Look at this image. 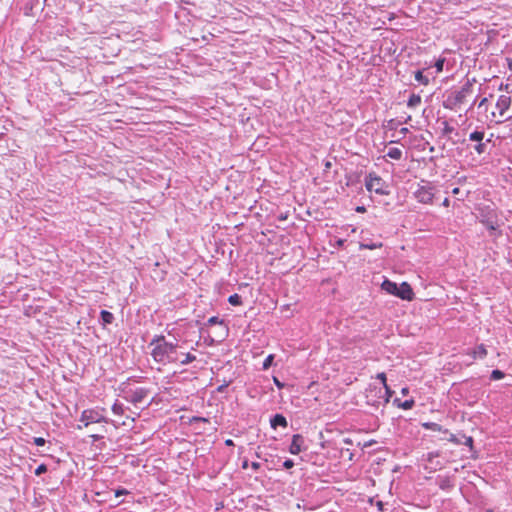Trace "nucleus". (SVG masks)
<instances>
[{
	"label": "nucleus",
	"instance_id": "obj_17",
	"mask_svg": "<svg viewBox=\"0 0 512 512\" xmlns=\"http://www.w3.org/2000/svg\"><path fill=\"white\" fill-rule=\"evenodd\" d=\"M421 103V97L417 94H412L407 102V106L415 108Z\"/></svg>",
	"mask_w": 512,
	"mask_h": 512
},
{
	"label": "nucleus",
	"instance_id": "obj_40",
	"mask_svg": "<svg viewBox=\"0 0 512 512\" xmlns=\"http://www.w3.org/2000/svg\"><path fill=\"white\" fill-rule=\"evenodd\" d=\"M250 466H251V468H252L253 470H258V469L260 468V463H258V462H252V463L250 464Z\"/></svg>",
	"mask_w": 512,
	"mask_h": 512
},
{
	"label": "nucleus",
	"instance_id": "obj_38",
	"mask_svg": "<svg viewBox=\"0 0 512 512\" xmlns=\"http://www.w3.org/2000/svg\"><path fill=\"white\" fill-rule=\"evenodd\" d=\"M273 382L279 389H282L284 387V383L280 382V380L277 377H273Z\"/></svg>",
	"mask_w": 512,
	"mask_h": 512
},
{
	"label": "nucleus",
	"instance_id": "obj_15",
	"mask_svg": "<svg viewBox=\"0 0 512 512\" xmlns=\"http://www.w3.org/2000/svg\"><path fill=\"white\" fill-rule=\"evenodd\" d=\"M394 403L401 409L409 410L413 408L415 401L413 399H409L401 402L399 399H395Z\"/></svg>",
	"mask_w": 512,
	"mask_h": 512
},
{
	"label": "nucleus",
	"instance_id": "obj_43",
	"mask_svg": "<svg viewBox=\"0 0 512 512\" xmlns=\"http://www.w3.org/2000/svg\"><path fill=\"white\" fill-rule=\"evenodd\" d=\"M452 193H453L454 195H457V194H459V193H460V189H459L458 187H456V188H454V189L452 190Z\"/></svg>",
	"mask_w": 512,
	"mask_h": 512
},
{
	"label": "nucleus",
	"instance_id": "obj_41",
	"mask_svg": "<svg viewBox=\"0 0 512 512\" xmlns=\"http://www.w3.org/2000/svg\"><path fill=\"white\" fill-rule=\"evenodd\" d=\"M91 437L93 438L94 441H98V440L102 439L103 436H101V435H92Z\"/></svg>",
	"mask_w": 512,
	"mask_h": 512
},
{
	"label": "nucleus",
	"instance_id": "obj_32",
	"mask_svg": "<svg viewBox=\"0 0 512 512\" xmlns=\"http://www.w3.org/2000/svg\"><path fill=\"white\" fill-rule=\"evenodd\" d=\"M384 388H385V393H386L384 402L388 403L390 397L392 396L393 391L390 389V387L387 384H386V386H384Z\"/></svg>",
	"mask_w": 512,
	"mask_h": 512
},
{
	"label": "nucleus",
	"instance_id": "obj_24",
	"mask_svg": "<svg viewBox=\"0 0 512 512\" xmlns=\"http://www.w3.org/2000/svg\"><path fill=\"white\" fill-rule=\"evenodd\" d=\"M505 374L501 370L495 369L491 372L490 378L491 380H500L504 378Z\"/></svg>",
	"mask_w": 512,
	"mask_h": 512
},
{
	"label": "nucleus",
	"instance_id": "obj_10",
	"mask_svg": "<svg viewBox=\"0 0 512 512\" xmlns=\"http://www.w3.org/2000/svg\"><path fill=\"white\" fill-rule=\"evenodd\" d=\"M397 297L401 298L402 300L411 301L414 298V292L411 288V286L407 282H402L399 285Z\"/></svg>",
	"mask_w": 512,
	"mask_h": 512
},
{
	"label": "nucleus",
	"instance_id": "obj_21",
	"mask_svg": "<svg viewBox=\"0 0 512 512\" xmlns=\"http://www.w3.org/2000/svg\"><path fill=\"white\" fill-rule=\"evenodd\" d=\"M228 302L233 306H238L242 304L241 296L238 294L230 295L228 298Z\"/></svg>",
	"mask_w": 512,
	"mask_h": 512
},
{
	"label": "nucleus",
	"instance_id": "obj_36",
	"mask_svg": "<svg viewBox=\"0 0 512 512\" xmlns=\"http://www.w3.org/2000/svg\"><path fill=\"white\" fill-rule=\"evenodd\" d=\"M293 466H294V462H293V460H291V459H287V460H285V461H284V463H283V467H284L285 469H290V468H292Z\"/></svg>",
	"mask_w": 512,
	"mask_h": 512
},
{
	"label": "nucleus",
	"instance_id": "obj_25",
	"mask_svg": "<svg viewBox=\"0 0 512 512\" xmlns=\"http://www.w3.org/2000/svg\"><path fill=\"white\" fill-rule=\"evenodd\" d=\"M195 360H196V356L195 355H193L191 353H187V354H185V358L183 360H181L180 363L182 365H187V364H189V363H191V362H193Z\"/></svg>",
	"mask_w": 512,
	"mask_h": 512
},
{
	"label": "nucleus",
	"instance_id": "obj_1",
	"mask_svg": "<svg viewBox=\"0 0 512 512\" xmlns=\"http://www.w3.org/2000/svg\"><path fill=\"white\" fill-rule=\"evenodd\" d=\"M149 345L153 346L151 355L156 362L167 364L178 361V345L167 342L164 336H156Z\"/></svg>",
	"mask_w": 512,
	"mask_h": 512
},
{
	"label": "nucleus",
	"instance_id": "obj_6",
	"mask_svg": "<svg viewBox=\"0 0 512 512\" xmlns=\"http://www.w3.org/2000/svg\"><path fill=\"white\" fill-rule=\"evenodd\" d=\"M150 393L149 389L144 387L136 388L135 390H130L127 392V395L125 398L133 403L134 405L140 404L144 401V399L148 396Z\"/></svg>",
	"mask_w": 512,
	"mask_h": 512
},
{
	"label": "nucleus",
	"instance_id": "obj_44",
	"mask_svg": "<svg viewBox=\"0 0 512 512\" xmlns=\"http://www.w3.org/2000/svg\"><path fill=\"white\" fill-rule=\"evenodd\" d=\"M408 392H409V389H408L407 387L402 388V390H401V393H402L403 395L408 394Z\"/></svg>",
	"mask_w": 512,
	"mask_h": 512
},
{
	"label": "nucleus",
	"instance_id": "obj_4",
	"mask_svg": "<svg viewBox=\"0 0 512 512\" xmlns=\"http://www.w3.org/2000/svg\"><path fill=\"white\" fill-rule=\"evenodd\" d=\"M469 141L474 142L473 149L478 155L487 153L488 145L491 138L485 139V132L483 130H475L469 134Z\"/></svg>",
	"mask_w": 512,
	"mask_h": 512
},
{
	"label": "nucleus",
	"instance_id": "obj_26",
	"mask_svg": "<svg viewBox=\"0 0 512 512\" xmlns=\"http://www.w3.org/2000/svg\"><path fill=\"white\" fill-rule=\"evenodd\" d=\"M274 360V355L270 354L266 357V359L263 362V370H267L271 367Z\"/></svg>",
	"mask_w": 512,
	"mask_h": 512
},
{
	"label": "nucleus",
	"instance_id": "obj_53",
	"mask_svg": "<svg viewBox=\"0 0 512 512\" xmlns=\"http://www.w3.org/2000/svg\"><path fill=\"white\" fill-rule=\"evenodd\" d=\"M492 117L495 118L496 117V113L495 112H492Z\"/></svg>",
	"mask_w": 512,
	"mask_h": 512
},
{
	"label": "nucleus",
	"instance_id": "obj_16",
	"mask_svg": "<svg viewBox=\"0 0 512 512\" xmlns=\"http://www.w3.org/2000/svg\"><path fill=\"white\" fill-rule=\"evenodd\" d=\"M387 156L394 160H400L402 158V151L399 148H390L387 152Z\"/></svg>",
	"mask_w": 512,
	"mask_h": 512
},
{
	"label": "nucleus",
	"instance_id": "obj_5",
	"mask_svg": "<svg viewBox=\"0 0 512 512\" xmlns=\"http://www.w3.org/2000/svg\"><path fill=\"white\" fill-rule=\"evenodd\" d=\"M366 189L370 192L374 191L379 195H387L388 191L385 190V182L383 179L375 174H369L365 181Z\"/></svg>",
	"mask_w": 512,
	"mask_h": 512
},
{
	"label": "nucleus",
	"instance_id": "obj_14",
	"mask_svg": "<svg viewBox=\"0 0 512 512\" xmlns=\"http://www.w3.org/2000/svg\"><path fill=\"white\" fill-rule=\"evenodd\" d=\"M469 354L472 355L474 359H483L487 356V350L484 344H480Z\"/></svg>",
	"mask_w": 512,
	"mask_h": 512
},
{
	"label": "nucleus",
	"instance_id": "obj_22",
	"mask_svg": "<svg viewBox=\"0 0 512 512\" xmlns=\"http://www.w3.org/2000/svg\"><path fill=\"white\" fill-rule=\"evenodd\" d=\"M423 427L432 431H442V426L434 422L424 423Z\"/></svg>",
	"mask_w": 512,
	"mask_h": 512
},
{
	"label": "nucleus",
	"instance_id": "obj_12",
	"mask_svg": "<svg viewBox=\"0 0 512 512\" xmlns=\"http://www.w3.org/2000/svg\"><path fill=\"white\" fill-rule=\"evenodd\" d=\"M381 287L387 293L397 296L399 285L395 282L386 279L383 281Z\"/></svg>",
	"mask_w": 512,
	"mask_h": 512
},
{
	"label": "nucleus",
	"instance_id": "obj_19",
	"mask_svg": "<svg viewBox=\"0 0 512 512\" xmlns=\"http://www.w3.org/2000/svg\"><path fill=\"white\" fill-rule=\"evenodd\" d=\"M415 80L423 85L429 84V79L423 74L422 71L418 70L415 72Z\"/></svg>",
	"mask_w": 512,
	"mask_h": 512
},
{
	"label": "nucleus",
	"instance_id": "obj_8",
	"mask_svg": "<svg viewBox=\"0 0 512 512\" xmlns=\"http://www.w3.org/2000/svg\"><path fill=\"white\" fill-rule=\"evenodd\" d=\"M80 421L84 423L85 427L92 423L107 422L106 419L95 410H84Z\"/></svg>",
	"mask_w": 512,
	"mask_h": 512
},
{
	"label": "nucleus",
	"instance_id": "obj_3",
	"mask_svg": "<svg viewBox=\"0 0 512 512\" xmlns=\"http://www.w3.org/2000/svg\"><path fill=\"white\" fill-rule=\"evenodd\" d=\"M477 218L491 232L496 231L499 227L497 211L489 205L478 208Z\"/></svg>",
	"mask_w": 512,
	"mask_h": 512
},
{
	"label": "nucleus",
	"instance_id": "obj_51",
	"mask_svg": "<svg viewBox=\"0 0 512 512\" xmlns=\"http://www.w3.org/2000/svg\"><path fill=\"white\" fill-rule=\"evenodd\" d=\"M228 333V328L224 325V334L226 335Z\"/></svg>",
	"mask_w": 512,
	"mask_h": 512
},
{
	"label": "nucleus",
	"instance_id": "obj_49",
	"mask_svg": "<svg viewBox=\"0 0 512 512\" xmlns=\"http://www.w3.org/2000/svg\"><path fill=\"white\" fill-rule=\"evenodd\" d=\"M443 205L444 206H448L449 205V200L447 198L444 200Z\"/></svg>",
	"mask_w": 512,
	"mask_h": 512
},
{
	"label": "nucleus",
	"instance_id": "obj_33",
	"mask_svg": "<svg viewBox=\"0 0 512 512\" xmlns=\"http://www.w3.org/2000/svg\"><path fill=\"white\" fill-rule=\"evenodd\" d=\"M46 471H47V467H46V465L41 464V465H39V466L36 468V470H35V474L39 476V475H41L42 473H44V472H46Z\"/></svg>",
	"mask_w": 512,
	"mask_h": 512
},
{
	"label": "nucleus",
	"instance_id": "obj_30",
	"mask_svg": "<svg viewBox=\"0 0 512 512\" xmlns=\"http://www.w3.org/2000/svg\"><path fill=\"white\" fill-rule=\"evenodd\" d=\"M444 63H445L444 58H440L436 61L435 68H436L437 72H441L443 70Z\"/></svg>",
	"mask_w": 512,
	"mask_h": 512
},
{
	"label": "nucleus",
	"instance_id": "obj_50",
	"mask_svg": "<svg viewBox=\"0 0 512 512\" xmlns=\"http://www.w3.org/2000/svg\"><path fill=\"white\" fill-rule=\"evenodd\" d=\"M195 420H201V421H204V422L208 421L206 418H195Z\"/></svg>",
	"mask_w": 512,
	"mask_h": 512
},
{
	"label": "nucleus",
	"instance_id": "obj_20",
	"mask_svg": "<svg viewBox=\"0 0 512 512\" xmlns=\"http://www.w3.org/2000/svg\"><path fill=\"white\" fill-rule=\"evenodd\" d=\"M382 247V243L381 242H378V243H361L360 244V249H369V250H373V249H377V248H381Z\"/></svg>",
	"mask_w": 512,
	"mask_h": 512
},
{
	"label": "nucleus",
	"instance_id": "obj_45",
	"mask_svg": "<svg viewBox=\"0 0 512 512\" xmlns=\"http://www.w3.org/2000/svg\"><path fill=\"white\" fill-rule=\"evenodd\" d=\"M407 132H408V128H402L400 130V133L403 134V135H405Z\"/></svg>",
	"mask_w": 512,
	"mask_h": 512
},
{
	"label": "nucleus",
	"instance_id": "obj_39",
	"mask_svg": "<svg viewBox=\"0 0 512 512\" xmlns=\"http://www.w3.org/2000/svg\"><path fill=\"white\" fill-rule=\"evenodd\" d=\"M487 103H488V99H487V98H483V99L479 102V104H478V108L486 107Z\"/></svg>",
	"mask_w": 512,
	"mask_h": 512
},
{
	"label": "nucleus",
	"instance_id": "obj_13",
	"mask_svg": "<svg viewBox=\"0 0 512 512\" xmlns=\"http://www.w3.org/2000/svg\"><path fill=\"white\" fill-rule=\"evenodd\" d=\"M271 427L276 429L278 426L286 428L288 423L286 418L282 414L274 415L270 420Z\"/></svg>",
	"mask_w": 512,
	"mask_h": 512
},
{
	"label": "nucleus",
	"instance_id": "obj_34",
	"mask_svg": "<svg viewBox=\"0 0 512 512\" xmlns=\"http://www.w3.org/2000/svg\"><path fill=\"white\" fill-rule=\"evenodd\" d=\"M33 442H34V444H35V445H37V446H43V445H45V442H46V441H45V439H44V438H42V437H34V438H33Z\"/></svg>",
	"mask_w": 512,
	"mask_h": 512
},
{
	"label": "nucleus",
	"instance_id": "obj_37",
	"mask_svg": "<svg viewBox=\"0 0 512 512\" xmlns=\"http://www.w3.org/2000/svg\"><path fill=\"white\" fill-rule=\"evenodd\" d=\"M448 440L455 444H461V441L454 434H450V437L448 438Z\"/></svg>",
	"mask_w": 512,
	"mask_h": 512
},
{
	"label": "nucleus",
	"instance_id": "obj_28",
	"mask_svg": "<svg viewBox=\"0 0 512 512\" xmlns=\"http://www.w3.org/2000/svg\"><path fill=\"white\" fill-rule=\"evenodd\" d=\"M112 411L114 414L116 415H121L123 414L124 412V409H123V406L121 404H118V403H115L113 406H112Z\"/></svg>",
	"mask_w": 512,
	"mask_h": 512
},
{
	"label": "nucleus",
	"instance_id": "obj_48",
	"mask_svg": "<svg viewBox=\"0 0 512 512\" xmlns=\"http://www.w3.org/2000/svg\"><path fill=\"white\" fill-rule=\"evenodd\" d=\"M125 493H127V491H126V490H121V491H118V492L116 493V495H117V496H119V495H123V494H125Z\"/></svg>",
	"mask_w": 512,
	"mask_h": 512
},
{
	"label": "nucleus",
	"instance_id": "obj_27",
	"mask_svg": "<svg viewBox=\"0 0 512 512\" xmlns=\"http://www.w3.org/2000/svg\"><path fill=\"white\" fill-rule=\"evenodd\" d=\"M442 131L444 135H448L454 131V127H452L447 121H444Z\"/></svg>",
	"mask_w": 512,
	"mask_h": 512
},
{
	"label": "nucleus",
	"instance_id": "obj_31",
	"mask_svg": "<svg viewBox=\"0 0 512 512\" xmlns=\"http://www.w3.org/2000/svg\"><path fill=\"white\" fill-rule=\"evenodd\" d=\"M463 439H464V441L463 442L461 441V444H464V445L469 446L470 448H472L473 438L470 437V436L463 435Z\"/></svg>",
	"mask_w": 512,
	"mask_h": 512
},
{
	"label": "nucleus",
	"instance_id": "obj_29",
	"mask_svg": "<svg viewBox=\"0 0 512 512\" xmlns=\"http://www.w3.org/2000/svg\"><path fill=\"white\" fill-rule=\"evenodd\" d=\"M207 324L208 325H215V324H220V325H224V321L223 320H220L218 317L216 316H213V317H210L207 321Z\"/></svg>",
	"mask_w": 512,
	"mask_h": 512
},
{
	"label": "nucleus",
	"instance_id": "obj_35",
	"mask_svg": "<svg viewBox=\"0 0 512 512\" xmlns=\"http://www.w3.org/2000/svg\"><path fill=\"white\" fill-rule=\"evenodd\" d=\"M376 378L379 379L382 382L383 386H386V384H387L386 380L387 379H386V374L384 372L378 373Z\"/></svg>",
	"mask_w": 512,
	"mask_h": 512
},
{
	"label": "nucleus",
	"instance_id": "obj_23",
	"mask_svg": "<svg viewBox=\"0 0 512 512\" xmlns=\"http://www.w3.org/2000/svg\"><path fill=\"white\" fill-rule=\"evenodd\" d=\"M439 487L442 490L450 489L452 487V484H451V481L449 480V478L441 479L440 482H439Z\"/></svg>",
	"mask_w": 512,
	"mask_h": 512
},
{
	"label": "nucleus",
	"instance_id": "obj_46",
	"mask_svg": "<svg viewBox=\"0 0 512 512\" xmlns=\"http://www.w3.org/2000/svg\"><path fill=\"white\" fill-rule=\"evenodd\" d=\"M356 211L357 212H364L365 211V207H360L359 206V207L356 208Z\"/></svg>",
	"mask_w": 512,
	"mask_h": 512
},
{
	"label": "nucleus",
	"instance_id": "obj_47",
	"mask_svg": "<svg viewBox=\"0 0 512 512\" xmlns=\"http://www.w3.org/2000/svg\"><path fill=\"white\" fill-rule=\"evenodd\" d=\"M225 444L227 446H231V445H233V441L231 439H228V440H226Z\"/></svg>",
	"mask_w": 512,
	"mask_h": 512
},
{
	"label": "nucleus",
	"instance_id": "obj_11",
	"mask_svg": "<svg viewBox=\"0 0 512 512\" xmlns=\"http://www.w3.org/2000/svg\"><path fill=\"white\" fill-rule=\"evenodd\" d=\"M304 444V438L300 434H295L292 437V442L289 447V452L291 454L297 455L302 451V446Z\"/></svg>",
	"mask_w": 512,
	"mask_h": 512
},
{
	"label": "nucleus",
	"instance_id": "obj_2",
	"mask_svg": "<svg viewBox=\"0 0 512 512\" xmlns=\"http://www.w3.org/2000/svg\"><path fill=\"white\" fill-rule=\"evenodd\" d=\"M471 92L472 84L468 82L460 90L453 91L446 97L443 102L444 108L456 110L466 102V98Z\"/></svg>",
	"mask_w": 512,
	"mask_h": 512
},
{
	"label": "nucleus",
	"instance_id": "obj_42",
	"mask_svg": "<svg viewBox=\"0 0 512 512\" xmlns=\"http://www.w3.org/2000/svg\"><path fill=\"white\" fill-rule=\"evenodd\" d=\"M249 467V463L247 460H244L243 463H242V468L243 469H247Z\"/></svg>",
	"mask_w": 512,
	"mask_h": 512
},
{
	"label": "nucleus",
	"instance_id": "obj_52",
	"mask_svg": "<svg viewBox=\"0 0 512 512\" xmlns=\"http://www.w3.org/2000/svg\"><path fill=\"white\" fill-rule=\"evenodd\" d=\"M337 243H338V245H340V246H341V245H343L344 240H339Z\"/></svg>",
	"mask_w": 512,
	"mask_h": 512
},
{
	"label": "nucleus",
	"instance_id": "obj_7",
	"mask_svg": "<svg viewBox=\"0 0 512 512\" xmlns=\"http://www.w3.org/2000/svg\"><path fill=\"white\" fill-rule=\"evenodd\" d=\"M415 198L423 204H431L434 198L431 186H420L414 193Z\"/></svg>",
	"mask_w": 512,
	"mask_h": 512
},
{
	"label": "nucleus",
	"instance_id": "obj_18",
	"mask_svg": "<svg viewBox=\"0 0 512 512\" xmlns=\"http://www.w3.org/2000/svg\"><path fill=\"white\" fill-rule=\"evenodd\" d=\"M100 315L104 324H111L114 320L113 314L109 311L102 310Z\"/></svg>",
	"mask_w": 512,
	"mask_h": 512
},
{
	"label": "nucleus",
	"instance_id": "obj_9",
	"mask_svg": "<svg viewBox=\"0 0 512 512\" xmlns=\"http://www.w3.org/2000/svg\"><path fill=\"white\" fill-rule=\"evenodd\" d=\"M512 100L509 95H501L496 102V109L498 110V116L504 118L507 110L511 106Z\"/></svg>",
	"mask_w": 512,
	"mask_h": 512
}]
</instances>
